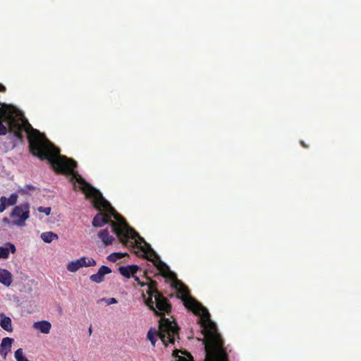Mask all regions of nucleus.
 <instances>
[{"mask_svg": "<svg viewBox=\"0 0 361 361\" xmlns=\"http://www.w3.org/2000/svg\"><path fill=\"white\" fill-rule=\"evenodd\" d=\"M41 238L42 240L47 243H50L54 240H57L59 238L58 235L49 231V232H44L41 234Z\"/></svg>", "mask_w": 361, "mask_h": 361, "instance_id": "nucleus-19", "label": "nucleus"}, {"mask_svg": "<svg viewBox=\"0 0 361 361\" xmlns=\"http://www.w3.org/2000/svg\"><path fill=\"white\" fill-rule=\"evenodd\" d=\"M29 216L30 206L28 203H24L14 207L10 214L12 224L18 226H24L25 221Z\"/></svg>", "mask_w": 361, "mask_h": 361, "instance_id": "nucleus-7", "label": "nucleus"}, {"mask_svg": "<svg viewBox=\"0 0 361 361\" xmlns=\"http://www.w3.org/2000/svg\"><path fill=\"white\" fill-rule=\"evenodd\" d=\"M3 222L8 224L10 221L7 217H4V218H3Z\"/></svg>", "mask_w": 361, "mask_h": 361, "instance_id": "nucleus-30", "label": "nucleus"}, {"mask_svg": "<svg viewBox=\"0 0 361 361\" xmlns=\"http://www.w3.org/2000/svg\"><path fill=\"white\" fill-rule=\"evenodd\" d=\"M5 91H6L5 86L0 83V92H5Z\"/></svg>", "mask_w": 361, "mask_h": 361, "instance_id": "nucleus-28", "label": "nucleus"}, {"mask_svg": "<svg viewBox=\"0 0 361 361\" xmlns=\"http://www.w3.org/2000/svg\"><path fill=\"white\" fill-rule=\"evenodd\" d=\"M111 208L113 209L109 210L105 209L104 207H102L99 210L101 211L103 209L106 213L103 212H99L97 214L92 221V226L94 227L98 228L102 227L104 226L105 224L110 223L111 226H112V222H114V221L111 220V216H114L115 219H117V214L115 211V209L111 206ZM113 232L115 233L113 226H111Z\"/></svg>", "mask_w": 361, "mask_h": 361, "instance_id": "nucleus-8", "label": "nucleus"}, {"mask_svg": "<svg viewBox=\"0 0 361 361\" xmlns=\"http://www.w3.org/2000/svg\"><path fill=\"white\" fill-rule=\"evenodd\" d=\"M38 211L39 212L44 213L46 215H49L51 213V207H39L38 208Z\"/></svg>", "mask_w": 361, "mask_h": 361, "instance_id": "nucleus-25", "label": "nucleus"}, {"mask_svg": "<svg viewBox=\"0 0 361 361\" xmlns=\"http://www.w3.org/2000/svg\"><path fill=\"white\" fill-rule=\"evenodd\" d=\"M139 269L140 267L135 264L126 267L121 266L118 268L119 273L127 279H130L133 274H135Z\"/></svg>", "mask_w": 361, "mask_h": 361, "instance_id": "nucleus-12", "label": "nucleus"}, {"mask_svg": "<svg viewBox=\"0 0 361 361\" xmlns=\"http://www.w3.org/2000/svg\"><path fill=\"white\" fill-rule=\"evenodd\" d=\"M32 150L41 160H48L54 170L58 173L71 175L70 181L76 188L75 183L79 184V189L82 191L87 198L93 199V205L97 209L104 207L105 209L113 210L111 204L107 202L102 193L93 188L81 177L74 169L77 163L71 159L59 154V150L54 146L41 140L32 141Z\"/></svg>", "mask_w": 361, "mask_h": 361, "instance_id": "nucleus-2", "label": "nucleus"}, {"mask_svg": "<svg viewBox=\"0 0 361 361\" xmlns=\"http://www.w3.org/2000/svg\"><path fill=\"white\" fill-rule=\"evenodd\" d=\"M78 260H80L82 267H94L97 264L96 261L93 258L82 257Z\"/></svg>", "mask_w": 361, "mask_h": 361, "instance_id": "nucleus-20", "label": "nucleus"}, {"mask_svg": "<svg viewBox=\"0 0 361 361\" xmlns=\"http://www.w3.org/2000/svg\"><path fill=\"white\" fill-rule=\"evenodd\" d=\"M104 300L108 305L117 303V300L114 298H111L104 299Z\"/></svg>", "mask_w": 361, "mask_h": 361, "instance_id": "nucleus-27", "label": "nucleus"}, {"mask_svg": "<svg viewBox=\"0 0 361 361\" xmlns=\"http://www.w3.org/2000/svg\"><path fill=\"white\" fill-rule=\"evenodd\" d=\"M13 339L9 337L4 338L0 344V354L4 357H6L8 353L11 351Z\"/></svg>", "mask_w": 361, "mask_h": 361, "instance_id": "nucleus-14", "label": "nucleus"}, {"mask_svg": "<svg viewBox=\"0 0 361 361\" xmlns=\"http://www.w3.org/2000/svg\"><path fill=\"white\" fill-rule=\"evenodd\" d=\"M13 281L11 273L4 269L0 268V283L6 287L11 286Z\"/></svg>", "mask_w": 361, "mask_h": 361, "instance_id": "nucleus-16", "label": "nucleus"}, {"mask_svg": "<svg viewBox=\"0 0 361 361\" xmlns=\"http://www.w3.org/2000/svg\"><path fill=\"white\" fill-rule=\"evenodd\" d=\"M32 327L35 329L39 330L42 334H47L50 332L51 324L48 321L42 320L34 322Z\"/></svg>", "mask_w": 361, "mask_h": 361, "instance_id": "nucleus-15", "label": "nucleus"}, {"mask_svg": "<svg viewBox=\"0 0 361 361\" xmlns=\"http://www.w3.org/2000/svg\"><path fill=\"white\" fill-rule=\"evenodd\" d=\"M8 130L13 133L14 136L20 142L23 140V132L25 131L27 135V140L29 142V148L30 152L35 157H38L37 154H35V150H32V141L41 140L42 142L45 141L50 145H54L44 134L41 133L37 129H34L32 126L25 121L23 123H20V121L16 118H11L8 121Z\"/></svg>", "mask_w": 361, "mask_h": 361, "instance_id": "nucleus-5", "label": "nucleus"}, {"mask_svg": "<svg viewBox=\"0 0 361 361\" xmlns=\"http://www.w3.org/2000/svg\"><path fill=\"white\" fill-rule=\"evenodd\" d=\"M132 277L134 279V280L137 283V284L141 286L144 287L145 286L146 283L144 282H142L138 276H137L135 274H133Z\"/></svg>", "mask_w": 361, "mask_h": 361, "instance_id": "nucleus-26", "label": "nucleus"}, {"mask_svg": "<svg viewBox=\"0 0 361 361\" xmlns=\"http://www.w3.org/2000/svg\"><path fill=\"white\" fill-rule=\"evenodd\" d=\"M10 252L13 254L16 253V248L14 244L8 242L4 245V246L0 247V259H8Z\"/></svg>", "mask_w": 361, "mask_h": 361, "instance_id": "nucleus-13", "label": "nucleus"}, {"mask_svg": "<svg viewBox=\"0 0 361 361\" xmlns=\"http://www.w3.org/2000/svg\"><path fill=\"white\" fill-rule=\"evenodd\" d=\"M81 267V264L78 259L70 262L66 267L67 269L71 272H75Z\"/></svg>", "mask_w": 361, "mask_h": 361, "instance_id": "nucleus-21", "label": "nucleus"}, {"mask_svg": "<svg viewBox=\"0 0 361 361\" xmlns=\"http://www.w3.org/2000/svg\"><path fill=\"white\" fill-rule=\"evenodd\" d=\"M112 226L121 243L125 246L137 248V250L134 251L137 256L145 258L154 264L160 259L150 245L124 221L121 224L112 222Z\"/></svg>", "mask_w": 361, "mask_h": 361, "instance_id": "nucleus-3", "label": "nucleus"}, {"mask_svg": "<svg viewBox=\"0 0 361 361\" xmlns=\"http://www.w3.org/2000/svg\"><path fill=\"white\" fill-rule=\"evenodd\" d=\"M179 353H183V352L181 350H177V349L174 350L173 352V356L174 357H176V361H190L186 357H183V356H180L178 355Z\"/></svg>", "mask_w": 361, "mask_h": 361, "instance_id": "nucleus-23", "label": "nucleus"}, {"mask_svg": "<svg viewBox=\"0 0 361 361\" xmlns=\"http://www.w3.org/2000/svg\"><path fill=\"white\" fill-rule=\"evenodd\" d=\"M7 133L8 128L3 124L2 121L0 120V135H5Z\"/></svg>", "mask_w": 361, "mask_h": 361, "instance_id": "nucleus-24", "label": "nucleus"}, {"mask_svg": "<svg viewBox=\"0 0 361 361\" xmlns=\"http://www.w3.org/2000/svg\"><path fill=\"white\" fill-rule=\"evenodd\" d=\"M89 333H90V334H92V327L91 326H90V328H89Z\"/></svg>", "mask_w": 361, "mask_h": 361, "instance_id": "nucleus-31", "label": "nucleus"}, {"mask_svg": "<svg viewBox=\"0 0 361 361\" xmlns=\"http://www.w3.org/2000/svg\"><path fill=\"white\" fill-rule=\"evenodd\" d=\"M126 255H127V253H122V252H114V253L110 254V255L107 257V259H108L109 262H116L117 260L121 259V258H123V257H125Z\"/></svg>", "mask_w": 361, "mask_h": 361, "instance_id": "nucleus-22", "label": "nucleus"}, {"mask_svg": "<svg viewBox=\"0 0 361 361\" xmlns=\"http://www.w3.org/2000/svg\"><path fill=\"white\" fill-rule=\"evenodd\" d=\"M154 265L160 271L161 276H163L164 277L169 279L171 281L176 277V274L171 271L168 265L166 264L164 262H162L160 259L159 260H157Z\"/></svg>", "mask_w": 361, "mask_h": 361, "instance_id": "nucleus-9", "label": "nucleus"}, {"mask_svg": "<svg viewBox=\"0 0 361 361\" xmlns=\"http://www.w3.org/2000/svg\"><path fill=\"white\" fill-rule=\"evenodd\" d=\"M300 145H301L303 147H305V148L308 147V145H307L305 143V142H304V141H302V140H301V141H300Z\"/></svg>", "mask_w": 361, "mask_h": 361, "instance_id": "nucleus-29", "label": "nucleus"}, {"mask_svg": "<svg viewBox=\"0 0 361 361\" xmlns=\"http://www.w3.org/2000/svg\"><path fill=\"white\" fill-rule=\"evenodd\" d=\"M0 318L1 327L8 332H12L13 326L11 318L3 313L0 314Z\"/></svg>", "mask_w": 361, "mask_h": 361, "instance_id": "nucleus-17", "label": "nucleus"}, {"mask_svg": "<svg viewBox=\"0 0 361 361\" xmlns=\"http://www.w3.org/2000/svg\"><path fill=\"white\" fill-rule=\"evenodd\" d=\"M98 235L105 245H111L114 238L109 235V232L107 228L101 230Z\"/></svg>", "mask_w": 361, "mask_h": 361, "instance_id": "nucleus-18", "label": "nucleus"}, {"mask_svg": "<svg viewBox=\"0 0 361 361\" xmlns=\"http://www.w3.org/2000/svg\"><path fill=\"white\" fill-rule=\"evenodd\" d=\"M18 195L13 193L8 198L4 196L0 197V212H3L8 206L15 205L17 203Z\"/></svg>", "mask_w": 361, "mask_h": 361, "instance_id": "nucleus-11", "label": "nucleus"}, {"mask_svg": "<svg viewBox=\"0 0 361 361\" xmlns=\"http://www.w3.org/2000/svg\"><path fill=\"white\" fill-rule=\"evenodd\" d=\"M179 330L177 323L168 318L163 317L159 321V331H152L150 329L147 332V338L150 341L153 346L155 345V336H158L163 343L167 346L169 343L173 344L176 339H179Z\"/></svg>", "mask_w": 361, "mask_h": 361, "instance_id": "nucleus-6", "label": "nucleus"}, {"mask_svg": "<svg viewBox=\"0 0 361 361\" xmlns=\"http://www.w3.org/2000/svg\"><path fill=\"white\" fill-rule=\"evenodd\" d=\"M171 286L176 290V296L183 301L184 306L200 317L199 323L205 336L203 341L206 361H228L224 341L215 323L211 320L207 309L190 295L188 288L177 277L172 280Z\"/></svg>", "mask_w": 361, "mask_h": 361, "instance_id": "nucleus-1", "label": "nucleus"}, {"mask_svg": "<svg viewBox=\"0 0 361 361\" xmlns=\"http://www.w3.org/2000/svg\"><path fill=\"white\" fill-rule=\"evenodd\" d=\"M147 279L149 281L145 283V286L147 288L146 293L148 297L146 298L145 294L142 293L145 305L158 315H164L166 313L171 312V305L168 299L158 291V283L148 277H147Z\"/></svg>", "mask_w": 361, "mask_h": 361, "instance_id": "nucleus-4", "label": "nucleus"}, {"mask_svg": "<svg viewBox=\"0 0 361 361\" xmlns=\"http://www.w3.org/2000/svg\"><path fill=\"white\" fill-rule=\"evenodd\" d=\"M111 273V269L107 267L102 265L99 269L97 273L94 274H92L90 276V279L94 283H102L104 280V276L106 274H109Z\"/></svg>", "mask_w": 361, "mask_h": 361, "instance_id": "nucleus-10", "label": "nucleus"}]
</instances>
